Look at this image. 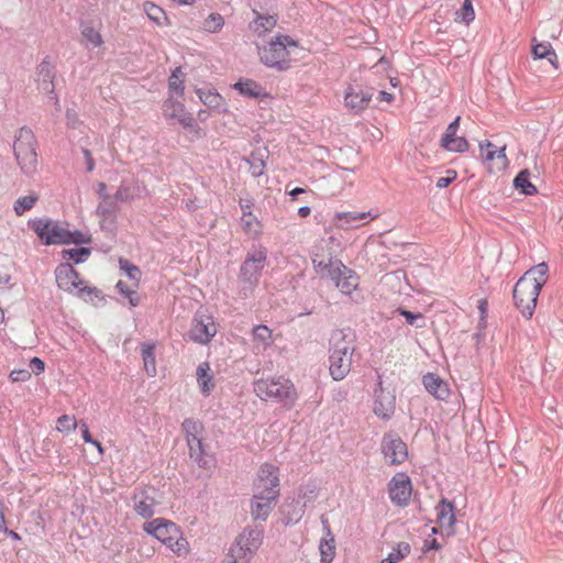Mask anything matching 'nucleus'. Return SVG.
<instances>
[{"label": "nucleus", "mask_w": 563, "mask_h": 563, "mask_svg": "<svg viewBox=\"0 0 563 563\" xmlns=\"http://www.w3.org/2000/svg\"><path fill=\"white\" fill-rule=\"evenodd\" d=\"M356 334L351 328L335 329L329 339V372L334 380L344 379L352 368Z\"/></svg>", "instance_id": "obj_1"}, {"label": "nucleus", "mask_w": 563, "mask_h": 563, "mask_svg": "<svg viewBox=\"0 0 563 563\" xmlns=\"http://www.w3.org/2000/svg\"><path fill=\"white\" fill-rule=\"evenodd\" d=\"M255 488L256 493L251 499V516L254 520L265 521L279 497L278 468L271 464L262 465Z\"/></svg>", "instance_id": "obj_2"}, {"label": "nucleus", "mask_w": 563, "mask_h": 563, "mask_svg": "<svg viewBox=\"0 0 563 563\" xmlns=\"http://www.w3.org/2000/svg\"><path fill=\"white\" fill-rule=\"evenodd\" d=\"M267 262V250L260 245L249 251L240 266L238 280L240 294L246 298L258 285L262 272Z\"/></svg>", "instance_id": "obj_3"}, {"label": "nucleus", "mask_w": 563, "mask_h": 563, "mask_svg": "<svg viewBox=\"0 0 563 563\" xmlns=\"http://www.w3.org/2000/svg\"><path fill=\"white\" fill-rule=\"evenodd\" d=\"M253 389L262 400H274L287 407H292L298 398L292 382L283 376L272 379H257L253 384Z\"/></svg>", "instance_id": "obj_4"}, {"label": "nucleus", "mask_w": 563, "mask_h": 563, "mask_svg": "<svg viewBox=\"0 0 563 563\" xmlns=\"http://www.w3.org/2000/svg\"><path fill=\"white\" fill-rule=\"evenodd\" d=\"M37 141L33 131L22 126L13 143V152L18 165L25 175H33L37 170Z\"/></svg>", "instance_id": "obj_5"}, {"label": "nucleus", "mask_w": 563, "mask_h": 563, "mask_svg": "<svg viewBox=\"0 0 563 563\" xmlns=\"http://www.w3.org/2000/svg\"><path fill=\"white\" fill-rule=\"evenodd\" d=\"M263 529L245 528L231 545L227 563H250L263 541Z\"/></svg>", "instance_id": "obj_6"}, {"label": "nucleus", "mask_w": 563, "mask_h": 563, "mask_svg": "<svg viewBox=\"0 0 563 563\" xmlns=\"http://www.w3.org/2000/svg\"><path fill=\"white\" fill-rule=\"evenodd\" d=\"M287 46H297L289 35H277L260 51L261 62L271 68L286 70L289 68V52Z\"/></svg>", "instance_id": "obj_7"}, {"label": "nucleus", "mask_w": 563, "mask_h": 563, "mask_svg": "<svg viewBox=\"0 0 563 563\" xmlns=\"http://www.w3.org/2000/svg\"><path fill=\"white\" fill-rule=\"evenodd\" d=\"M55 279L59 289L67 292H74L82 299L92 296L99 297L100 290L96 287L82 286L84 282L79 278V273L70 263H60L55 268Z\"/></svg>", "instance_id": "obj_8"}, {"label": "nucleus", "mask_w": 563, "mask_h": 563, "mask_svg": "<svg viewBox=\"0 0 563 563\" xmlns=\"http://www.w3.org/2000/svg\"><path fill=\"white\" fill-rule=\"evenodd\" d=\"M540 283L532 284L528 277H520L512 291L514 302L526 319H531L540 295Z\"/></svg>", "instance_id": "obj_9"}, {"label": "nucleus", "mask_w": 563, "mask_h": 563, "mask_svg": "<svg viewBox=\"0 0 563 563\" xmlns=\"http://www.w3.org/2000/svg\"><path fill=\"white\" fill-rule=\"evenodd\" d=\"M29 227L37 234L44 245L67 244L65 236H69V230L55 220L35 218L29 221Z\"/></svg>", "instance_id": "obj_10"}, {"label": "nucleus", "mask_w": 563, "mask_h": 563, "mask_svg": "<svg viewBox=\"0 0 563 563\" xmlns=\"http://www.w3.org/2000/svg\"><path fill=\"white\" fill-rule=\"evenodd\" d=\"M213 317L198 311L192 318L188 338L199 344H208L217 334Z\"/></svg>", "instance_id": "obj_11"}, {"label": "nucleus", "mask_w": 563, "mask_h": 563, "mask_svg": "<svg viewBox=\"0 0 563 563\" xmlns=\"http://www.w3.org/2000/svg\"><path fill=\"white\" fill-rule=\"evenodd\" d=\"M382 453L389 465H400L408 457L407 444L394 433H385L382 439Z\"/></svg>", "instance_id": "obj_12"}, {"label": "nucleus", "mask_w": 563, "mask_h": 563, "mask_svg": "<svg viewBox=\"0 0 563 563\" xmlns=\"http://www.w3.org/2000/svg\"><path fill=\"white\" fill-rule=\"evenodd\" d=\"M388 493L394 505L406 507L412 494L410 477L404 472L396 473L388 483Z\"/></svg>", "instance_id": "obj_13"}, {"label": "nucleus", "mask_w": 563, "mask_h": 563, "mask_svg": "<svg viewBox=\"0 0 563 563\" xmlns=\"http://www.w3.org/2000/svg\"><path fill=\"white\" fill-rule=\"evenodd\" d=\"M250 7L254 15L253 20L249 23L251 32L257 36H264L277 25L278 14L262 12L266 10V8L260 1H254L253 4L250 2Z\"/></svg>", "instance_id": "obj_14"}, {"label": "nucleus", "mask_w": 563, "mask_h": 563, "mask_svg": "<svg viewBox=\"0 0 563 563\" xmlns=\"http://www.w3.org/2000/svg\"><path fill=\"white\" fill-rule=\"evenodd\" d=\"M56 77L55 66L51 64L48 57L44 58L41 64L36 67V82L37 89L48 95L56 107H59V100L57 95L55 93V85L54 79Z\"/></svg>", "instance_id": "obj_15"}, {"label": "nucleus", "mask_w": 563, "mask_h": 563, "mask_svg": "<svg viewBox=\"0 0 563 563\" xmlns=\"http://www.w3.org/2000/svg\"><path fill=\"white\" fill-rule=\"evenodd\" d=\"M373 97L372 88H364L360 85H350L344 95L345 106L354 113L365 110Z\"/></svg>", "instance_id": "obj_16"}, {"label": "nucleus", "mask_w": 563, "mask_h": 563, "mask_svg": "<svg viewBox=\"0 0 563 563\" xmlns=\"http://www.w3.org/2000/svg\"><path fill=\"white\" fill-rule=\"evenodd\" d=\"M329 276L344 295H351L358 285L355 273L342 263H340L339 266L331 268L329 271Z\"/></svg>", "instance_id": "obj_17"}, {"label": "nucleus", "mask_w": 563, "mask_h": 563, "mask_svg": "<svg viewBox=\"0 0 563 563\" xmlns=\"http://www.w3.org/2000/svg\"><path fill=\"white\" fill-rule=\"evenodd\" d=\"M163 112L167 119L177 120L184 128H191L195 123L192 114L187 112L185 106L173 97L165 100Z\"/></svg>", "instance_id": "obj_18"}, {"label": "nucleus", "mask_w": 563, "mask_h": 563, "mask_svg": "<svg viewBox=\"0 0 563 563\" xmlns=\"http://www.w3.org/2000/svg\"><path fill=\"white\" fill-rule=\"evenodd\" d=\"M321 523L324 536L319 543L320 560L322 563H331L335 558V540L325 515L321 516Z\"/></svg>", "instance_id": "obj_19"}, {"label": "nucleus", "mask_w": 563, "mask_h": 563, "mask_svg": "<svg viewBox=\"0 0 563 563\" xmlns=\"http://www.w3.org/2000/svg\"><path fill=\"white\" fill-rule=\"evenodd\" d=\"M378 386L379 390H375L374 412L379 418L389 419L395 410V397L384 391L380 380Z\"/></svg>", "instance_id": "obj_20"}, {"label": "nucleus", "mask_w": 563, "mask_h": 563, "mask_svg": "<svg viewBox=\"0 0 563 563\" xmlns=\"http://www.w3.org/2000/svg\"><path fill=\"white\" fill-rule=\"evenodd\" d=\"M178 526L164 518H156L152 521L144 523V531L155 537L161 542L166 539L169 534H177Z\"/></svg>", "instance_id": "obj_21"}, {"label": "nucleus", "mask_w": 563, "mask_h": 563, "mask_svg": "<svg viewBox=\"0 0 563 563\" xmlns=\"http://www.w3.org/2000/svg\"><path fill=\"white\" fill-rule=\"evenodd\" d=\"M422 383L428 393L437 399L445 400L450 396L448 384L437 374L428 373L423 375Z\"/></svg>", "instance_id": "obj_22"}, {"label": "nucleus", "mask_w": 563, "mask_h": 563, "mask_svg": "<svg viewBox=\"0 0 563 563\" xmlns=\"http://www.w3.org/2000/svg\"><path fill=\"white\" fill-rule=\"evenodd\" d=\"M133 509L142 518H151L154 515V499L145 490H135L132 496Z\"/></svg>", "instance_id": "obj_23"}, {"label": "nucleus", "mask_w": 563, "mask_h": 563, "mask_svg": "<svg viewBox=\"0 0 563 563\" xmlns=\"http://www.w3.org/2000/svg\"><path fill=\"white\" fill-rule=\"evenodd\" d=\"M197 95L200 101L206 104L209 109L214 110L219 113L227 112V103L223 97L216 90L210 88L197 89Z\"/></svg>", "instance_id": "obj_24"}, {"label": "nucleus", "mask_w": 563, "mask_h": 563, "mask_svg": "<svg viewBox=\"0 0 563 563\" xmlns=\"http://www.w3.org/2000/svg\"><path fill=\"white\" fill-rule=\"evenodd\" d=\"M119 210L118 201L113 197L103 199L96 209L97 216L101 218V227H104L106 222L113 227L115 214Z\"/></svg>", "instance_id": "obj_25"}, {"label": "nucleus", "mask_w": 563, "mask_h": 563, "mask_svg": "<svg viewBox=\"0 0 563 563\" xmlns=\"http://www.w3.org/2000/svg\"><path fill=\"white\" fill-rule=\"evenodd\" d=\"M197 383L203 396H209L214 388V377L208 362H202L197 367Z\"/></svg>", "instance_id": "obj_26"}, {"label": "nucleus", "mask_w": 563, "mask_h": 563, "mask_svg": "<svg viewBox=\"0 0 563 563\" xmlns=\"http://www.w3.org/2000/svg\"><path fill=\"white\" fill-rule=\"evenodd\" d=\"M306 510V501L300 500H291L290 503H286L282 507V512L284 516V521L286 525L297 523L303 516Z\"/></svg>", "instance_id": "obj_27"}, {"label": "nucleus", "mask_w": 563, "mask_h": 563, "mask_svg": "<svg viewBox=\"0 0 563 563\" xmlns=\"http://www.w3.org/2000/svg\"><path fill=\"white\" fill-rule=\"evenodd\" d=\"M187 445L189 449V456L191 460H194L200 467H210V461L206 457V450L202 443V437L188 439Z\"/></svg>", "instance_id": "obj_28"}, {"label": "nucleus", "mask_w": 563, "mask_h": 563, "mask_svg": "<svg viewBox=\"0 0 563 563\" xmlns=\"http://www.w3.org/2000/svg\"><path fill=\"white\" fill-rule=\"evenodd\" d=\"M155 342H143L141 343V356L144 364L146 374L151 377L156 376V357H155Z\"/></svg>", "instance_id": "obj_29"}, {"label": "nucleus", "mask_w": 563, "mask_h": 563, "mask_svg": "<svg viewBox=\"0 0 563 563\" xmlns=\"http://www.w3.org/2000/svg\"><path fill=\"white\" fill-rule=\"evenodd\" d=\"M437 519L441 526H453L455 523L454 504L446 498H442L438 506Z\"/></svg>", "instance_id": "obj_30"}, {"label": "nucleus", "mask_w": 563, "mask_h": 563, "mask_svg": "<svg viewBox=\"0 0 563 563\" xmlns=\"http://www.w3.org/2000/svg\"><path fill=\"white\" fill-rule=\"evenodd\" d=\"M80 33L87 47H99L103 44L100 32L90 22H80Z\"/></svg>", "instance_id": "obj_31"}, {"label": "nucleus", "mask_w": 563, "mask_h": 563, "mask_svg": "<svg viewBox=\"0 0 563 563\" xmlns=\"http://www.w3.org/2000/svg\"><path fill=\"white\" fill-rule=\"evenodd\" d=\"M530 172L520 170L514 179V187L525 196H533L538 192L537 187L530 181Z\"/></svg>", "instance_id": "obj_32"}, {"label": "nucleus", "mask_w": 563, "mask_h": 563, "mask_svg": "<svg viewBox=\"0 0 563 563\" xmlns=\"http://www.w3.org/2000/svg\"><path fill=\"white\" fill-rule=\"evenodd\" d=\"M233 88L250 98H258L264 95L263 87L252 79L239 80Z\"/></svg>", "instance_id": "obj_33"}, {"label": "nucleus", "mask_w": 563, "mask_h": 563, "mask_svg": "<svg viewBox=\"0 0 563 563\" xmlns=\"http://www.w3.org/2000/svg\"><path fill=\"white\" fill-rule=\"evenodd\" d=\"M371 217V219H374L376 216H372L371 211L368 212H341L338 213V227L340 228H351L354 227L355 223L358 221L365 220L366 218Z\"/></svg>", "instance_id": "obj_34"}, {"label": "nucleus", "mask_w": 563, "mask_h": 563, "mask_svg": "<svg viewBox=\"0 0 563 563\" xmlns=\"http://www.w3.org/2000/svg\"><path fill=\"white\" fill-rule=\"evenodd\" d=\"M548 264L542 262L528 269L521 277H528L532 284L540 283V289L545 285L548 277Z\"/></svg>", "instance_id": "obj_35"}, {"label": "nucleus", "mask_w": 563, "mask_h": 563, "mask_svg": "<svg viewBox=\"0 0 563 563\" xmlns=\"http://www.w3.org/2000/svg\"><path fill=\"white\" fill-rule=\"evenodd\" d=\"M532 55L536 59H548L552 65H555L556 53L548 42L534 44L532 46Z\"/></svg>", "instance_id": "obj_36"}, {"label": "nucleus", "mask_w": 563, "mask_h": 563, "mask_svg": "<svg viewBox=\"0 0 563 563\" xmlns=\"http://www.w3.org/2000/svg\"><path fill=\"white\" fill-rule=\"evenodd\" d=\"M64 260L73 261L74 264L85 263L91 254L90 247L64 249L62 251Z\"/></svg>", "instance_id": "obj_37"}, {"label": "nucleus", "mask_w": 563, "mask_h": 563, "mask_svg": "<svg viewBox=\"0 0 563 563\" xmlns=\"http://www.w3.org/2000/svg\"><path fill=\"white\" fill-rule=\"evenodd\" d=\"M181 429L186 435V441L188 439L202 437V433L205 431L202 422L192 418L185 419L184 422L181 423Z\"/></svg>", "instance_id": "obj_38"}, {"label": "nucleus", "mask_w": 563, "mask_h": 563, "mask_svg": "<svg viewBox=\"0 0 563 563\" xmlns=\"http://www.w3.org/2000/svg\"><path fill=\"white\" fill-rule=\"evenodd\" d=\"M144 11L150 20L155 22L157 25H164L167 21L165 11L151 1L144 3Z\"/></svg>", "instance_id": "obj_39"}, {"label": "nucleus", "mask_w": 563, "mask_h": 563, "mask_svg": "<svg viewBox=\"0 0 563 563\" xmlns=\"http://www.w3.org/2000/svg\"><path fill=\"white\" fill-rule=\"evenodd\" d=\"M37 200L38 196L35 192L20 197L15 200L13 210L16 213V216H22L26 211L31 210L37 202Z\"/></svg>", "instance_id": "obj_40"}, {"label": "nucleus", "mask_w": 563, "mask_h": 563, "mask_svg": "<svg viewBox=\"0 0 563 563\" xmlns=\"http://www.w3.org/2000/svg\"><path fill=\"white\" fill-rule=\"evenodd\" d=\"M168 89L170 92H175L178 96L184 95V75L180 67H176L168 78Z\"/></svg>", "instance_id": "obj_41"}, {"label": "nucleus", "mask_w": 563, "mask_h": 563, "mask_svg": "<svg viewBox=\"0 0 563 563\" xmlns=\"http://www.w3.org/2000/svg\"><path fill=\"white\" fill-rule=\"evenodd\" d=\"M410 545L407 542H399L395 548H393L391 552L388 554L386 559H384L380 563H398L401 559H405L410 553Z\"/></svg>", "instance_id": "obj_42"}, {"label": "nucleus", "mask_w": 563, "mask_h": 563, "mask_svg": "<svg viewBox=\"0 0 563 563\" xmlns=\"http://www.w3.org/2000/svg\"><path fill=\"white\" fill-rule=\"evenodd\" d=\"M247 163L250 164V172L253 177L257 178L264 174L266 164L261 153L253 152Z\"/></svg>", "instance_id": "obj_43"}, {"label": "nucleus", "mask_w": 563, "mask_h": 563, "mask_svg": "<svg viewBox=\"0 0 563 563\" xmlns=\"http://www.w3.org/2000/svg\"><path fill=\"white\" fill-rule=\"evenodd\" d=\"M398 313L406 319V322L418 329L426 327V318L421 312H412L402 308H399Z\"/></svg>", "instance_id": "obj_44"}, {"label": "nucleus", "mask_w": 563, "mask_h": 563, "mask_svg": "<svg viewBox=\"0 0 563 563\" xmlns=\"http://www.w3.org/2000/svg\"><path fill=\"white\" fill-rule=\"evenodd\" d=\"M475 19V11L471 0H464L461 9L456 11V21L468 25Z\"/></svg>", "instance_id": "obj_45"}, {"label": "nucleus", "mask_w": 563, "mask_h": 563, "mask_svg": "<svg viewBox=\"0 0 563 563\" xmlns=\"http://www.w3.org/2000/svg\"><path fill=\"white\" fill-rule=\"evenodd\" d=\"M461 117H456L446 128L444 134L441 136L440 146L450 147L452 139L457 136Z\"/></svg>", "instance_id": "obj_46"}, {"label": "nucleus", "mask_w": 563, "mask_h": 563, "mask_svg": "<svg viewBox=\"0 0 563 563\" xmlns=\"http://www.w3.org/2000/svg\"><path fill=\"white\" fill-rule=\"evenodd\" d=\"M224 25V19L220 13H211L203 22V29L210 33L219 32Z\"/></svg>", "instance_id": "obj_47"}, {"label": "nucleus", "mask_w": 563, "mask_h": 563, "mask_svg": "<svg viewBox=\"0 0 563 563\" xmlns=\"http://www.w3.org/2000/svg\"><path fill=\"white\" fill-rule=\"evenodd\" d=\"M241 225L243 231L246 234H255L258 232V221L257 218L252 213V211L244 212L241 217Z\"/></svg>", "instance_id": "obj_48"}, {"label": "nucleus", "mask_w": 563, "mask_h": 563, "mask_svg": "<svg viewBox=\"0 0 563 563\" xmlns=\"http://www.w3.org/2000/svg\"><path fill=\"white\" fill-rule=\"evenodd\" d=\"M479 152L483 163L486 164L495 159L497 146L493 144L490 141L485 140L479 143Z\"/></svg>", "instance_id": "obj_49"}, {"label": "nucleus", "mask_w": 563, "mask_h": 563, "mask_svg": "<svg viewBox=\"0 0 563 563\" xmlns=\"http://www.w3.org/2000/svg\"><path fill=\"white\" fill-rule=\"evenodd\" d=\"M65 239L67 240V244L76 245L90 244L92 241L89 234H85L79 230H69V236H65Z\"/></svg>", "instance_id": "obj_50"}, {"label": "nucleus", "mask_w": 563, "mask_h": 563, "mask_svg": "<svg viewBox=\"0 0 563 563\" xmlns=\"http://www.w3.org/2000/svg\"><path fill=\"white\" fill-rule=\"evenodd\" d=\"M56 428L59 432L74 431L77 428V421L75 417L63 415L57 419Z\"/></svg>", "instance_id": "obj_51"}, {"label": "nucleus", "mask_w": 563, "mask_h": 563, "mask_svg": "<svg viewBox=\"0 0 563 563\" xmlns=\"http://www.w3.org/2000/svg\"><path fill=\"white\" fill-rule=\"evenodd\" d=\"M115 287L122 295H124L129 299V302L131 303L132 307H136L140 303V298L136 291L131 290L125 283L119 280Z\"/></svg>", "instance_id": "obj_52"}, {"label": "nucleus", "mask_w": 563, "mask_h": 563, "mask_svg": "<svg viewBox=\"0 0 563 563\" xmlns=\"http://www.w3.org/2000/svg\"><path fill=\"white\" fill-rule=\"evenodd\" d=\"M254 339L263 343L264 345L268 344L272 338V331L267 325L260 324L254 327L253 329Z\"/></svg>", "instance_id": "obj_53"}, {"label": "nucleus", "mask_w": 563, "mask_h": 563, "mask_svg": "<svg viewBox=\"0 0 563 563\" xmlns=\"http://www.w3.org/2000/svg\"><path fill=\"white\" fill-rule=\"evenodd\" d=\"M450 147H443L446 151L454 152V153H464L468 150V142L464 136H456L452 139L451 143L449 144Z\"/></svg>", "instance_id": "obj_54"}, {"label": "nucleus", "mask_w": 563, "mask_h": 563, "mask_svg": "<svg viewBox=\"0 0 563 563\" xmlns=\"http://www.w3.org/2000/svg\"><path fill=\"white\" fill-rule=\"evenodd\" d=\"M177 555H186L189 552V543L186 538L183 537V533L179 534L177 540H174V545L170 549Z\"/></svg>", "instance_id": "obj_55"}, {"label": "nucleus", "mask_w": 563, "mask_h": 563, "mask_svg": "<svg viewBox=\"0 0 563 563\" xmlns=\"http://www.w3.org/2000/svg\"><path fill=\"white\" fill-rule=\"evenodd\" d=\"M112 197L120 202H128L133 199L130 186L123 183L119 186L118 190Z\"/></svg>", "instance_id": "obj_56"}, {"label": "nucleus", "mask_w": 563, "mask_h": 563, "mask_svg": "<svg viewBox=\"0 0 563 563\" xmlns=\"http://www.w3.org/2000/svg\"><path fill=\"white\" fill-rule=\"evenodd\" d=\"M318 496L316 487L306 486L301 488L298 494V498L296 500L306 501V506L308 503H312Z\"/></svg>", "instance_id": "obj_57"}, {"label": "nucleus", "mask_w": 563, "mask_h": 563, "mask_svg": "<svg viewBox=\"0 0 563 563\" xmlns=\"http://www.w3.org/2000/svg\"><path fill=\"white\" fill-rule=\"evenodd\" d=\"M9 378L13 383H23L27 382L31 378V372L29 369H13L9 374Z\"/></svg>", "instance_id": "obj_58"}, {"label": "nucleus", "mask_w": 563, "mask_h": 563, "mask_svg": "<svg viewBox=\"0 0 563 563\" xmlns=\"http://www.w3.org/2000/svg\"><path fill=\"white\" fill-rule=\"evenodd\" d=\"M446 174H452L451 177H440L435 181V187L439 189H443L448 187L457 176L456 172L453 169H449Z\"/></svg>", "instance_id": "obj_59"}, {"label": "nucleus", "mask_w": 563, "mask_h": 563, "mask_svg": "<svg viewBox=\"0 0 563 563\" xmlns=\"http://www.w3.org/2000/svg\"><path fill=\"white\" fill-rule=\"evenodd\" d=\"M30 368L35 375H40L45 371V363L40 357H33L30 361Z\"/></svg>", "instance_id": "obj_60"}, {"label": "nucleus", "mask_w": 563, "mask_h": 563, "mask_svg": "<svg viewBox=\"0 0 563 563\" xmlns=\"http://www.w3.org/2000/svg\"><path fill=\"white\" fill-rule=\"evenodd\" d=\"M82 154L85 156V159H86V169L87 172H92L95 169V161L92 158V154L89 150L87 148H82Z\"/></svg>", "instance_id": "obj_61"}, {"label": "nucleus", "mask_w": 563, "mask_h": 563, "mask_svg": "<svg viewBox=\"0 0 563 563\" xmlns=\"http://www.w3.org/2000/svg\"><path fill=\"white\" fill-rule=\"evenodd\" d=\"M96 194L98 195V197L103 200V199H108L110 198L111 196L108 194V188H107V185L104 183H98L97 184V187H96Z\"/></svg>", "instance_id": "obj_62"}, {"label": "nucleus", "mask_w": 563, "mask_h": 563, "mask_svg": "<svg viewBox=\"0 0 563 563\" xmlns=\"http://www.w3.org/2000/svg\"><path fill=\"white\" fill-rule=\"evenodd\" d=\"M126 275L132 280H137L141 277V271L137 266L131 264L128 267Z\"/></svg>", "instance_id": "obj_63"}, {"label": "nucleus", "mask_w": 563, "mask_h": 563, "mask_svg": "<svg viewBox=\"0 0 563 563\" xmlns=\"http://www.w3.org/2000/svg\"><path fill=\"white\" fill-rule=\"evenodd\" d=\"M440 548H441V545L437 539H434V538L426 539L424 545H423V551L426 552L429 550H439Z\"/></svg>", "instance_id": "obj_64"}]
</instances>
